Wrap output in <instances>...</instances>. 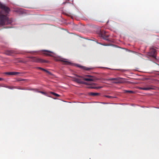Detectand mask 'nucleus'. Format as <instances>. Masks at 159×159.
I'll list each match as a JSON object with an SVG mask.
<instances>
[{"instance_id":"obj_26","label":"nucleus","mask_w":159,"mask_h":159,"mask_svg":"<svg viewBox=\"0 0 159 159\" xmlns=\"http://www.w3.org/2000/svg\"><path fill=\"white\" fill-rule=\"evenodd\" d=\"M102 87H99L98 88H101Z\"/></svg>"},{"instance_id":"obj_28","label":"nucleus","mask_w":159,"mask_h":159,"mask_svg":"<svg viewBox=\"0 0 159 159\" xmlns=\"http://www.w3.org/2000/svg\"><path fill=\"white\" fill-rule=\"evenodd\" d=\"M20 12H21V10L20 9Z\"/></svg>"},{"instance_id":"obj_11","label":"nucleus","mask_w":159,"mask_h":159,"mask_svg":"<svg viewBox=\"0 0 159 159\" xmlns=\"http://www.w3.org/2000/svg\"><path fill=\"white\" fill-rule=\"evenodd\" d=\"M0 87H7V88L8 89H12L11 87H9V86L6 87V86H4L2 85H0Z\"/></svg>"},{"instance_id":"obj_9","label":"nucleus","mask_w":159,"mask_h":159,"mask_svg":"<svg viewBox=\"0 0 159 159\" xmlns=\"http://www.w3.org/2000/svg\"><path fill=\"white\" fill-rule=\"evenodd\" d=\"M89 95L93 96H96L98 95L99 94V93H89Z\"/></svg>"},{"instance_id":"obj_17","label":"nucleus","mask_w":159,"mask_h":159,"mask_svg":"<svg viewBox=\"0 0 159 159\" xmlns=\"http://www.w3.org/2000/svg\"><path fill=\"white\" fill-rule=\"evenodd\" d=\"M43 70V71H46V72H47L48 73H49V74H50V72L49 71H48L47 70H45H45Z\"/></svg>"},{"instance_id":"obj_10","label":"nucleus","mask_w":159,"mask_h":159,"mask_svg":"<svg viewBox=\"0 0 159 159\" xmlns=\"http://www.w3.org/2000/svg\"><path fill=\"white\" fill-rule=\"evenodd\" d=\"M140 89L143 90H149L150 89H151V88H150L149 87H147V88H139Z\"/></svg>"},{"instance_id":"obj_14","label":"nucleus","mask_w":159,"mask_h":159,"mask_svg":"<svg viewBox=\"0 0 159 159\" xmlns=\"http://www.w3.org/2000/svg\"><path fill=\"white\" fill-rule=\"evenodd\" d=\"M125 92H128V93H134V92L132 91H129V90H126L125 91Z\"/></svg>"},{"instance_id":"obj_12","label":"nucleus","mask_w":159,"mask_h":159,"mask_svg":"<svg viewBox=\"0 0 159 159\" xmlns=\"http://www.w3.org/2000/svg\"><path fill=\"white\" fill-rule=\"evenodd\" d=\"M37 92H39V93H42L43 94L46 95V93L43 92H42V91H37Z\"/></svg>"},{"instance_id":"obj_15","label":"nucleus","mask_w":159,"mask_h":159,"mask_svg":"<svg viewBox=\"0 0 159 159\" xmlns=\"http://www.w3.org/2000/svg\"><path fill=\"white\" fill-rule=\"evenodd\" d=\"M105 96L106 97H107V98H114V97H112V96H108V95H106V96Z\"/></svg>"},{"instance_id":"obj_25","label":"nucleus","mask_w":159,"mask_h":159,"mask_svg":"<svg viewBox=\"0 0 159 159\" xmlns=\"http://www.w3.org/2000/svg\"><path fill=\"white\" fill-rule=\"evenodd\" d=\"M153 53H154L155 52V50H153Z\"/></svg>"},{"instance_id":"obj_3","label":"nucleus","mask_w":159,"mask_h":159,"mask_svg":"<svg viewBox=\"0 0 159 159\" xmlns=\"http://www.w3.org/2000/svg\"><path fill=\"white\" fill-rule=\"evenodd\" d=\"M108 80H115V81L113 82L114 83H124L127 82L125 79L122 78H111L108 79Z\"/></svg>"},{"instance_id":"obj_24","label":"nucleus","mask_w":159,"mask_h":159,"mask_svg":"<svg viewBox=\"0 0 159 159\" xmlns=\"http://www.w3.org/2000/svg\"><path fill=\"white\" fill-rule=\"evenodd\" d=\"M24 80L23 79H20V81H24Z\"/></svg>"},{"instance_id":"obj_7","label":"nucleus","mask_w":159,"mask_h":159,"mask_svg":"<svg viewBox=\"0 0 159 159\" xmlns=\"http://www.w3.org/2000/svg\"><path fill=\"white\" fill-rule=\"evenodd\" d=\"M83 79L84 80L89 81H94L95 80V79L94 78H84V76Z\"/></svg>"},{"instance_id":"obj_2","label":"nucleus","mask_w":159,"mask_h":159,"mask_svg":"<svg viewBox=\"0 0 159 159\" xmlns=\"http://www.w3.org/2000/svg\"><path fill=\"white\" fill-rule=\"evenodd\" d=\"M42 51L43 52V53L45 55L53 57L54 60L57 61H60L63 62L66 65L70 64V63L67 59L61 57L52 52L47 50H43Z\"/></svg>"},{"instance_id":"obj_6","label":"nucleus","mask_w":159,"mask_h":159,"mask_svg":"<svg viewBox=\"0 0 159 159\" xmlns=\"http://www.w3.org/2000/svg\"><path fill=\"white\" fill-rule=\"evenodd\" d=\"M19 74L20 73L19 72H7L5 73L6 75H16Z\"/></svg>"},{"instance_id":"obj_27","label":"nucleus","mask_w":159,"mask_h":159,"mask_svg":"<svg viewBox=\"0 0 159 159\" xmlns=\"http://www.w3.org/2000/svg\"><path fill=\"white\" fill-rule=\"evenodd\" d=\"M93 88L96 89V88H97L95 87V88Z\"/></svg>"},{"instance_id":"obj_5","label":"nucleus","mask_w":159,"mask_h":159,"mask_svg":"<svg viewBox=\"0 0 159 159\" xmlns=\"http://www.w3.org/2000/svg\"><path fill=\"white\" fill-rule=\"evenodd\" d=\"M33 60L34 62H47V61H44L40 58L37 57H33Z\"/></svg>"},{"instance_id":"obj_16","label":"nucleus","mask_w":159,"mask_h":159,"mask_svg":"<svg viewBox=\"0 0 159 159\" xmlns=\"http://www.w3.org/2000/svg\"><path fill=\"white\" fill-rule=\"evenodd\" d=\"M85 76L89 77V78H94L93 76H91L90 75H85Z\"/></svg>"},{"instance_id":"obj_19","label":"nucleus","mask_w":159,"mask_h":159,"mask_svg":"<svg viewBox=\"0 0 159 159\" xmlns=\"http://www.w3.org/2000/svg\"><path fill=\"white\" fill-rule=\"evenodd\" d=\"M55 96H59V95L57 93H56L55 94Z\"/></svg>"},{"instance_id":"obj_8","label":"nucleus","mask_w":159,"mask_h":159,"mask_svg":"<svg viewBox=\"0 0 159 159\" xmlns=\"http://www.w3.org/2000/svg\"><path fill=\"white\" fill-rule=\"evenodd\" d=\"M14 53V51L13 50H7L5 52V54L7 55H11Z\"/></svg>"},{"instance_id":"obj_4","label":"nucleus","mask_w":159,"mask_h":159,"mask_svg":"<svg viewBox=\"0 0 159 159\" xmlns=\"http://www.w3.org/2000/svg\"><path fill=\"white\" fill-rule=\"evenodd\" d=\"M78 77L82 78L83 79V76H79V75H76L75 76L72 77V80L74 81H75L78 83L85 84V82L83 81L80 79L78 78Z\"/></svg>"},{"instance_id":"obj_22","label":"nucleus","mask_w":159,"mask_h":159,"mask_svg":"<svg viewBox=\"0 0 159 159\" xmlns=\"http://www.w3.org/2000/svg\"><path fill=\"white\" fill-rule=\"evenodd\" d=\"M51 93L54 95H55V94H56V93L53 92H51Z\"/></svg>"},{"instance_id":"obj_21","label":"nucleus","mask_w":159,"mask_h":159,"mask_svg":"<svg viewBox=\"0 0 159 159\" xmlns=\"http://www.w3.org/2000/svg\"><path fill=\"white\" fill-rule=\"evenodd\" d=\"M51 93L54 95H55V94H56V93L53 92H51Z\"/></svg>"},{"instance_id":"obj_1","label":"nucleus","mask_w":159,"mask_h":159,"mask_svg":"<svg viewBox=\"0 0 159 159\" xmlns=\"http://www.w3.org/2000/svg\"><path fill=\"white\" fill-rule=\"evenodd\" d=\"M0 27L11 24L12 20L9 17L10 8L0 2Z\"/></svg>"},{"instance_id":"obj_18","label":"nucleus","mask_w":159,"mask_h":159,"mask_svg":"<svg viewBox=\"0 0 159 159\" xmlns=\"http://www.w3.org/2000/svg\"><path fill=\"white\" fill-rule=\"evenodd\" d=\"M83 69H85L86 70H89V68H86L85 67H83Z\"/></svg>"},{"instance_id":"obj_13","label":"nucleus","mask_w":159,"mask_h":159,"mask_svg":"<svg viewBox=\"0 0 159 159\" xmlns=\"http://www.w3.org/2000/svg\"><path fill=\"white\" fill-rule=\"evenodd\" d=\"M36 68L42 70H45V69L42 68L40 67H36Z\"/></svg>"},{"instance_id":"obj_20","label":"nucleus","mask_w":159,"mask_h":159,"mask_svg":"<svg viewBox=\"0 0 159 159\" xmlns=\"http://www.w3.org/2000/svg\"><path fill=\"white\" fill-rule=\"evenodd\" d=\"M150 55L151 56H152V57H154V54H150Z\"/></svg>"},{"instance_id":"obj_23","label":"nucleus","mask_w":159,"mask_h":159,"mask_svg":"<svg viewBox=\"0 0 159 159\" xmlns=\"http://www.w3.org/2000/svg\"><path fill=\"white\" fill-rule=\"evenodd\" d=\"M3 80V79L0 78V81H2Z\"/></svg>"}]
</instances>
